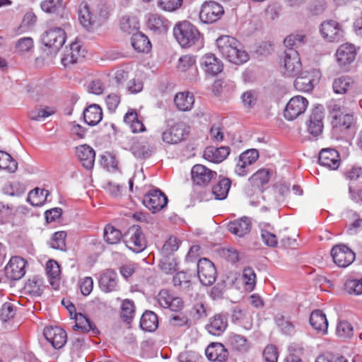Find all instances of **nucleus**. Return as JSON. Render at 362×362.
I'll return each instance as SVG.
<instances>
[{
    "instance_id": "nucleus-19",
    "label": "nucleus",
    "mask_w": 362,
    "mask_h": 362,
    "mask_svg": "<svg viewBox=\"0 0 362 362\" xmlns=\"http://www.w3.org/2000/svg\"><path fill=\"white\" fill-rule=\"evenodd\" d=\"M158 302L162 308H168L173 313L180 311L184 307V303L181 298L175 296L165 289H163L158 293Z\"/></svg>"
},
{
    "instance_id": "nucleus-8",
    "label": "nucleus",
    "mask_w": 362,
    "mask_h": 362,
    "mask_svg": "<svg viewBox=\"0 0 362 362\" xmlns=\"http://www.w3.org/2000/svg\"><path fill=\"white\" fill-rule=\"evenodd\" d=\"M224 14L223 6L213 1H205L199 11V19L204 23H213L218 21Z\"/></svg>"
},
{
    "instance_id": "nucleus-60",
    "label": "nucleus",
    "mask_w": 362,
    "mask_h": 362,
    "mask_svg": "<svg viewBox=\"0 0 362 362\" xmlns=\"http://www.w3.org/2000/svg\"><path fill=\"white\" fill-rule=\"evenodd\" d=\"M295 88L300 91L308 92L313 90V85L309 77L299 76L294 81Z\"/></svg>"
},
{
    "instance_id": "nucleus-54",
    "label": "nucleus",
    "mask_w": 362,
    "mask_h": 362,
    "mask_svg": "<svg viewBox=\"0 0 362 362\" xmlns=\"http://www.w3.org/2000/svg\"><path fill=\"white\" fill-rule=\"evenodd\" d=\"M241 102L244 108L250 110L255 107L257 101V94L255 90H250L241 95Z\"/></svg>"
},
{
    "instance_id": "nucleus-49",
    "label": "nucleus",
    "mask_w": 362,
    "mask_h": 362,
    "mask_svg": "<svg viewBox=\"0 0 362 362\" xmlns=\"http://www.w3.org/2000/svg\"><path fill=\"white\" fill-rule=\"evenodd\" d=\"M305 35L302 33H293L290 35L287 36L284 42L287 48L288 49H294L300 47L303 45H304L305 42Z\"/></svg>"
},
{
    "instance_id": "nucleus-40",
    "label": "nucleus",
    "mask_w": 362,
    "mask_h": 362,
    "mask_svg": "<svg viewBox=\"0 0 362 362\" xmlns=\"http://www.w3.org/2000/svg\"><path fill=\"white\" fill-rule=\"evenodd\" d=\"M158 325L157 315L152 311L147 310L144 313L140 319V327L147 332L156 330Z\"/></svg>"
},
{
    "instance_id": "nucleus-3",
    "label": "nucleus",
    "mask_w": 362,
    "mask_h": 362,
    "mask_svg": "<svg viewBox=\"0 0 362 362\" xmlns=\"http://www.w3.org/2000/svg\"><path fill=\"white\" fill-rule=\"evenodd\" d=\"M173 35L182 47H189L199 42L201 34L198 29L189 21L177 23L173 29Z\"/></svg>"
},
{
    "instance_id": "nucleus-52",
    "label": "nucleus",
    "mask_w": 362,
    "mask_h": 362,
    "mask_svg": "<svg viewBox=\"0 0 362 362\" xmlns=\"http://www.w3.org/2000/svg\"><path fill=\"white\" fill-rule=\"evenodd\" d=\"M337 335L342 339L351 338L354 334L352 325L346 320L339 321L336 329Z\"/></svg>"
},
{
    "instance_id": "nucleus-9",
    "label": "nucleus",
    "mask_w": 362,
    "mask_h": 362,
    "mask_svg": "<svg viewBox=\"0 0 362 362\" xmlns=\"http://www.w3.org/2000/svg\"><path fill=\"white\" fill-rule=\"evenodd\" d=\"M308 105V100L301 95L291 98L284 109V116L286 119L292 121L303 114Z\"/></svg>"
},
{
    "instance_id": "nucleus-5",
    "label": "nucleus",
    "mask_w": 362,
    "mask_h": 362,
    "mask_svg": "<svg viewBox=\"0 0 362 362\" xmlns=\"http://www.w3.org/2000/svg\"><path fill=\"white\" fill-rule=\"evenodd\" d=\"M189 127L183 122L172 125L162 134V140L168 144H176L187 139L189 133Z\"/></svg>"
},
{
    "instance_id": "nucleus-57",
    "label": "nucleus",
    "mask_w": 362,
    "mask_h": 362,
    "mask_svg": "<svg viewBox=\"0 0 362 362\" xmlns=\"http://www.w3.org/2000/svg\"><path fill=\"white\" fill-rule=\"evenodd\" d=\"M243 280L247 289L252 291L256 283V274L251 267H246L243 271Z\"/></svg>"
},
{
    "instance_id": "nucleus-53",
    "label": "nucleus",
    "mask_w": 362,
    "mask_h": 362,
    "mask_svg": "<svg viewBox=\"0 0 362 362\" xmlns=\"http://www.w3.org/2000/svg\"><path fill=\"white\" fill-rule=\"evenodd\" d=\"M54 113V110L49 107L35 108L29 112V118L35 121H40Z\"/></svg>"
},
{
    "instance_id": "nucleus-18",
    "label": "nucleus",
    "mask_w": 362,
    "mask_h": 362,
    "mask_svg": "<svg viewBox=\"0 0 362 362\" xmlns=\"http://www.w3.org/2000/svg\"><path fill=\"white\" fill-rule=\"evenodd\" d=\"M324 112L322 105L316 106L312 110L309 119L307 122V130L314 136H318L323 129Z\"/></svg>"
},
{
    "instance_id": "nucleus-63",
    "label": "nucleus",
    "mask_w": 362,
    "mask_h": 362,
    "mask_svg": "<svg viewBox=\"0 0 362 362\" xmlns=\"http://www.w3.org/2000/svg\"><path fill=\"white\" fill-rule=\"evenodd\" d=\"M16 315L14 306L11 303H5L0 311V318L4 322L12 319Z\"/></svg>"
},
{
    "instance_id": "nucleus-30",
    "label": "nucleus",
    "mask_w": 362,
    "mask_h": 362,
    "mask_svg": "<svg viewBox=\"0 0 362 362\" xmlns=\"http://www.w3.org/2000/svg\"><path fill=\"white\" fill-rule=\"evenodd\" d=\"M228 230L234 235L243 237L251 229V222L247 217H243L230 221L228 225Z\"/></svg>"
},
{
    "instance_id": "nucleus-21",
    "label": "nucleus",
    "mask_w": 362,
    "mask_h": 362,
    "mask_svg": "<svg viewBox=\"0 0 362 362\" xmlns=\"http://www.w3.org/2000/svg\"><path fill=\"white\" fill-rule=\"evenodd\" d=\"M332 124L335 132L346 134L354 129L355 118L352 114L340 112L333 116Z\"/></svg>"
},
{
    "instance_id": "nucleus-11",
    "label": "nucleus",
    "mask_w": 362,
    "mask_h": 362,
    "mask_svg": "<svg viewBox=\"0 0 362 362\" xmlns=\"http://www.w3.org/2000/svg\"><path fill=\"white\" fill-rule=\"evenodd\" d=\"M197 274L203 285H212L216 278V269L214 263L206 258L200 259L197 263Z\"/></svg>"
},
{
    "instance_id": "nucleus-56",
    "label": "nucleus",
    "mask_w": 362,
    "mask_h": 362,
    "mask_svg": "<svg viewBox=\"0 0 362 362\" xmlns=\"http://www.w3.org/2000/svg\"><path fill=\"white\" fill-rule=\"evenodd\" d=\"M344 288L349 294H362V278L348 279L344 283Z\"/></svg>"
},
{
    "instance_id": "nucleus-37",
    "label": "nucleus",
    "mask_w": 362,
    "mask_h": 362,
    "mask_svg": "<svg viewBox=\"0 0 362 362\" xmlns=\"http://www.w3.org/2000/svg\"><path fill=\"white\" fill-rule=\"evenodd\" d=\"M131 43L138 52H148L151 47L148 37L139 31L132 35Z\"/></svg>"
},
{
    "instance_id": "nucleus-64",
    "label": "nucleus",
    "mask_w": 362,
    "mask_h": 362,
    "mask_svg": "<svg viewBox=\"0 0 362 362\" xmlns=\"http://www.w3.org/2000/svg\"><path fill=\"white\" fill-rule=\"evenodd\" d=\"M264 362H277L278 352L275 346L268 345L265 347L262 354Z\"/></svg>"
},
{
    "instance_id": "nucleus-46",
    "label": "nucleus",
    "mask_w": 362,
    "mask_h": 362,
    "mask_svg": "<svg viewBox=\"0 0 362 362\" xmlns=\"http://www.w3.org/2000/svg\"><path fill=\"white\" fill-rule=\"evenodd\" d=\"M135 314V306L132 300L125 299L121 305V317L124 322L130 324Z\"/></svg>"
},
{
    "instance_id": "nucleus-42",
    "label": "nucleus",
    "mask_w": 362,
    "mask_h": 362,
    "mask_svg": "<svg viewBox=\"0 0 362 362\" xmlns=\"http://www.w3.org/2000/svg\"><path fill=\"white\" fill-rule=\"evenodd\" d=\"M231 181L230 179L226 177L220 179L212 188V193L215 198L218 200L225 199L227 197Z\"/></svg>"
},
{
    "instance_id": "nucleus-14",
    "label": "nucleus",
    "mask_w": 362,
    "mask_h": 362,
    "mask_svg": "<svg viewBox=\"0 0 362 362\" xmlns=\"http://www.w3.org/2000/svg\"><path fill=\"white\" fill-rule=\"evenodd\" d=\"M320 33L323 38L329 42L340 40L344 36L342 26L336 21H323L320 26Z\"/></svg>"
},
{
    "instance_id": "nucleus-12",
    "label": "nucleus",
    "mask_w": 362,
    "mask_h": 362,
    "mask_svg": "<svg viewBox=\"0 0 362 362\" xmlns=\"http://www.w3.org/2000/svg\"><path fill=\"white\" fill-rule=\"evenodd\" d=\"M334 262L339 267H346L355 259V253L346 245L340 244L334 246L331 250Z\"/></svg>"
},
{
    "instance_id": "nucleus-45",
    "label": "nucleus",
    "mask_w": 362,
    "mask_h": 362,
    "mask_svg": "<svg viewBox=\"0 0 362 362\" xmlns=\"http://www.w3.org/2000/svg\"><path fill=\"white\" fill-rule=\"evenodd\" d=\"M25 288L32 296H41L45 289V285L42 279L37 276H33L28 281Z\"/></svg>"
},
{
    "instance_id": "nucleus-1",
    "label": "nucleus",
    "mask_w": 362,
    "mask_h": 362,
    "mask_svg": "<svg viewBox=\"0 0 362 362\" xmlns=\"http://www.w3.org/2000/svg\"><path fill=\"white\" fill-rule=\"evenodd\" d=\"M216 46L223 58L229 62L240 65L249 60V55L240 43L234 37L223 35L216 40Z\"/></svg>"
},
{
    "instance_id": "nucleus-25",
    "label": "nucleus",
    "mask_w": 362,
    "mask_h": 362,
    "mask_svg": "<svg viewBox=\"0 0 362 362\" xmlns=\"http://www.w3.org/2000/svg\"><path fill=\"white\" fill-rule=\"evenodd\" d=\"M76 155L86 169L93 168L95 152L92 147L86 144L81 145L76 148Z\"/></svg>"
},
{
    "instance_id": "nucleus-48",
    "label": "nucleus",
    "mask_w": 362,
    "mask_h": 362,
    "mask_svg": "<svg viewBox=\"0 0 362 362\" xmlns=\"http://www.w3.org/2000/svg\"><path fill=\"white\" fill-rule=\"evenodd\" d=\"M229 344L239 351H245L248 349L247 339L242 335L231 333L227 338Z\"/></svg>"
},
{
    "instance_id": "nucleus-34",
    "label": "nucleus",
    "mask_w": 362,
    "mask_h": 362,
    "mask_svg": "<svg viewBox=\"0 0 362 362\" xmlns=\"http://www.w3.org/2000/svg\"><path fill=\"white\" fill-rule=\"evenodd\" d=\"M147 26L157 33H164L168 29V21L158 14H151L148 18Z\"/></svg>"
},
{
    "instance_id": "nucleus-27",
    "label": "nucleus",
    "mask_w": 362,
    "mask_h": 362,
    "mask_svg": "<svg viewBox=\"0 0 362 362\" xmlns=\"http://www.w3.org/2000/svg\"><path fill=\"white\" fill-rule=\"evenodd\" d=\"M228 320L226 317L221 314H216L209 320L206 329L212 335L219 336L226 329Z\"/></svg>"
},
{
    "instance_id": "nucleus-62",
    "label": "nucleus",
    "mask_w": 362,
    "mask_h": 362,
    "mask_svg": "<svg viewBox=\"0 0 362 362\" xmlns=\"http://www.w3.org/2000/svg\"><path fill=\"white\" fill-rule=\"evenodd\" d=\"M63 0H45L41 2L40 6L46 13H55L62 7Z\"/></svg>"
},
{
    "instance_id": "nucleus-24",
    "label": "nucleus",
    "mask_w": 362,
    "mask_h": 362,
    "mask_svg": "<svg viewBox=\"0 0 362 362\" xmlns=\"http://www.w3.org/2000/svg\"><path fill=\"white\" fill-rule=\"evenodd\" d=\"M206 358L213 362H226L228 358V351L221 343L212 342L205 350Z\"/></svg>"
},
{
    "instance_id": "nucleus-33",
    "label": "nucleus",
    "mask_w": 362,
    "mask_h": 362,
    "mask_svg": "<svg viewBox=\"0 0 362 362\" xmlns=\"http://www.w3.org/2000/svg\"><path fill=\"white\" fill-rule=\"evenodd\" d=\"M270 179V171L268 169L262 168L254 173L248 180L251 186L262 191L264 185L267 184Z\"/></svg>"
},
{
    "instance_id": "nucleus-4",
    "label": "nucleus",
    "mask_w": 362,
    "mask_h": 362,
    "mask_svg": "<svg viewBox=\"0 0 362 362\" xmlns=\"http://www.w3.org/2000/svg\"><path fill=\"white\" fill-rule=\"evenodd\" d=\"M65 31L58 27H54L47 30L42 37V43L50 49L51 55L56 54L66 41Z\"/></svg>"
},
{
    "instance_id": "nucleus-43",
    "label": "nucleus",
    "mask_w": 362,
    "mask_h": 362,
    "mask_svg": "<svg viewBox=\"0 0 362 362\" xmlns=\"http://www.w3.org/2000/svg\"><path fill=\"white\" fill-rule=\"evenodd\" d=\"M168 323L173 327H189L192 325L191 320L188 317L187 315L182 310L173 312L169 316Z\"/></svg>"
},
{
    "instance_id": "nucleus-16",
    "label": "nucleus",
    "mask_w": 362,
    "mask_h": 362,
    "mask_svg": "<svg viewBox=\"0 0 362 362\" xmlns=\"http://www.w3.org/2000/svg\"><path fill=\"white\" fill-rule=\"evenodd\" d=\"M335 55L338 65L343 71H346L349 66L355 60V47L351 44H343L337 49Z\"/></svg>"
},
{
    "instance_id": "nucleus-36",
    "label": "nucleus",
    "mask_w": 362,
    "mask_h": 362,
    "mask_svg": "<svg viewBox=\"0 0 362 362\" xmlns=\"http://www.w3.org/2000/svg\"><path fill=\"white\" fill-rule=\"evenodd\" d=\"M73 318L76 320L74 326V330H81L83 332L92 331L94 334H98L99 331L96 327L91 322L89 318L81 313H75Z\"/></svg>"
},
{
    "instance_id": "nucleus-13",
    "label": "nucleus",
    "mask_w": 362,
    "mask_h": 362,
    "mask_svg": "<svg viewBox=\"0 0 362 362\" xmlns=\"http://www.w3.org/2000/svg\"><path fill=\"white\" fill-rule=\"evenodd\" d=\"M259 158L257 149L246 150L239 156V159L235 167V173L238 176H246L249 173L248 167L252 165Z\"/></svg>"
},
{
    "instance_id": "nucleus-35",
    "label": "nucleus",
    "mask_w": 362,
    "mask_h": 362,
    "mask_svg": "<svg viewBox=\"0 0 362 362\" xmlns=\"http://www.w3.org/2000/svg\"><path fill=\"white\" fill-rule=\"evenodd\" d=\"M119 27L123 32L134 35L139 32V21L135 16L125 14L119 20Z\"/></svg>"
},
{
    "instance_id": "nucleus-41",
    "label": "nucleus",
    "mask_w": 362,
    "mask_h": 362,
    "mask_svg": "<svg viewBox=\"0 0 362 362\" xmlns=\"http://www.w3.org/2000/svg\"><path fill=\"white\" fill-rule=\"evenodd\" d=\"M49 195V192L47 189L36 187L28 193L27 201L34 206H40Z\"/></svg>"
},
{
    "instance_id": "nucleus-7",
    "label": "nucleus",
    "mask_w": 362,
    "mask_h": 362,
    "mask_svg": "<svg viewBox=\"0 0 362 362\" xmlns=\"http://www.w3.org/2000/svg\"><path fill=\"white\" fill-rule=\"evenodd\" d=\"M302 69L299 54L296 49H288L284 52L282 73L284 76L293 77Z\"/></svg>"
},
{
    "instance_id": "nucleus-29",
    "label": "nucleus",
    "mask_w": 362,
    "mask_h": 362,
    "mask_svg": "<svg viewBox=\"0 0 362 362\" xmlns=\"http://www.w3.org/2000/svg\"><path fill=\"white\" fill-rule=\"evenodd\" d=\"M310 324L320 334H325L327 332L328 322L322 310H316L311 313Z\"/></svg>"
},
{
    "instance_id": "nucleus-50",
    "label": "nucleus",
    "mask_w": 362,
    "mask_h": 362,
    "mask_svg": "<svg viewBox=\"0 0 362 362\" xmlns=\"http://www.w3.org/2000/svg\"><path fill=\"white\" fill-rule=\"evenodd\" d=\"M17 168V162L8 153L0 151V168L14 173Z\"/></svg>"
},
{
    "instance_id": "nucleus-2",
    "label": "nucleus",
    "mask_w": 362,
    "mask_h": 362,
    "mask_svg": "<svg viewBox=\"0 0 362 362\" xmlns=\"http://www.w3.org/2000/svg\"><path fill=\"white\" fill-rule=\"evenodd\" d=\"M78 13L80 24L88 32H93L100 27L109 16L105 6L94 11L86 3L80 4Z\"/></svg>"
},
{
    "instance_id": "nucleus-51",
    "label": "nucleus",
    "mask_w": 362,
    "mask_h": 362,
    "mask_svg": "<svg viewBox=\"0 0 362 362\" xmlns=\"http://www.w3.org/2000/svg\"><path fill=\"white\" fill-rule=\"evenodd\" d=\"M173 284L180 289L187 291L191 286V276L185 272H177L173 277Z\"/></svg>"
},
{
    "instance_id": "nucleus-6",
    "label": "nucleus",
    "mask_w": 362,
    "mask_h": 362,
    "mask_svg": "<svg viewBox=\"0 0 362 362\" xmlns=\"http://www.w3.org/2000/svg\"><path fill=\"white\" fill-rule=\"evenodd\" d=\"M124 237L127 247L134 252H140L146 247V238L141 226L138 225L130 227Z\"/></svg>"
},
{
    "instance_id": "nucleus-28",
    "label": "nucleus",
    "mask_w": 362,
    "mask_h": 362,
    "mask_svg": "<svg viewBox=\"0 0 362 362\" xmlns=\"http://www.w3.org/2000/svg\"><path fill=\"white\" fill-rule=\"evenodd\" d=\"M99 286L105 293L115 291L117 286V273L111 269L106 270L100 277Z\"/></svg>"
},
{
    "instance_id": "nucleus-26",
    "label": "nucleus",
    "mask_w": 362,
    "mask_h": 362,
    "mask_svg": "<svg viewBox=\"0 0 362 362\" xmlns=\"http://www.w3.org/2000/svg\"><path fill=\"white\" fill-rule=\"evenodd\" d=\"M230 152V150L228 146H221L219 148L208 146L204 151L203 157L210 162L219 163L228 156Z\"/></svg>"
},
{
    "instance_id": "nucleus-10",
    "label": "nucleus",
    "mask_w": 362,
    "mask_h": 362,
    "mask_svg": "<svg viewBox=\"0 0 362 362\" xmlns=\"http://www.w3.org/2000/svg\"><path fill=\"white\" fill-rule=\"evenodd\" d=\"M168 197L158 189L149 191L143 199L144 205L156 213L167 206Z\"/></svg>"
},
{
    "instance_id": "nucleus-59",
    "label": "nucleus",
    "mask_w": 362,
    "mask_h": 362,
    "mask_svg": "<svg viewBox=\"0 0 362 362\" xmlns=\"http://www.w3.org/2000/svg\"><path fill=\"white\" fill-rule=\"evenodd\" d=\"M183 0H158V6L166 11H175L179 9Z\"/></svg>"
},
{
    "instance_id": "nucleus-58",
    "label": "nucleus",
    "mask_w": 362,
    "mask_h": 362,
    "mask_svg": "<svg viewBox=\"0 0 362 362\" xmlns=\"http://www.w3.org/2000/svg\"><path fill=\"white\" fill-rule=\"evenodd\" d=\"M180 247L179 240L175 236H170L164 243L162 252L165 256H169L177 251Z\"/></svg>"
},
{
    "instance_id": "nucleus-61",
    "label": "nucleus",
    "mask_w": 362,
    "mask_h": 362,
    "mask_svg": "<svg viewBox=\"0 0 362 362\" xmlns=\"http://www.w3.org/2000/svg\"><path fill=\"white\" fill-rule=\"evenodd\" d=\"M66 236V233L64 231H58L54 233L50 241L51 247L63 250L65 247Z\"/></svg>"
},
{
    "instance_id": "nucleus-22",
    "label": "nucleus",
    "mask_w": 362,
    "mask_h": 362,
    "mask_svg": "<svg viewBox=\"0 0 362 362\" xmlns=\"http://www.w3.org/2000/svg\"><path fill=\"white\" fill-rule=\"evenodd\" d=\"M318 163L329 170H337L340 165L339 154L334 148L322 149L319 153Z\"/></svg>"
},
{
    "instance_id": "nucleus-23",
    "label": "nucleus",
    "mask_w": 362,
    "mask_h": 362,
    "mask_svg": "<svg viewBox=\"0 0 362 362\" xmlns=\"http://www.w3.org/2000/svg\"><path fill=\"white\" fill-rule=\"evenodd\" d=\"M201 67L209 75L216 76L223 70V63L212 53L204 54L200 61Z\"/></svg>"
},
{
    "instance_id": "nucleus-39",
    "label": "nucleus",
    "mask_w": 362,
    "mask_h": 362,
    "mask_svg": "<svg viewBox=\"0 0 362 362\" xmlns=\"http://www.w3.org/2000/svg\"><path fill=\"white\" fill-rule=\"evenodd\" d=\"M177 108L180 111H189L192 109L194 99L192 94L187 93H177L174 98Z\"/></svg>"
},
{
    "instance_id": "nucleus-32",
    "label": "nucleus",
    "mask_w": 362,
    "mask_h": 362,
    "mask_svg": "<svg viewBox=\"0 0 362 362\" xmlns=\"http://www.w3.org/2000/svg\"><path fill=\"white\" fill-rule=\"evenodd\" d=\"M83 118L88 125L95 126L103 119L102 109L98 105H90L83 111Z\"/></svg>"
},
{
    "instance_id": "nucleus-17",
    "label": "nucleus",
    "mask_w": 362,
    "mask_h": 362,
    "mask_svg": "<svg viewBox=\"0 0 362 362\" xmlns=\"http://www.w3.org/2000/svg\"><path fill=\"white\" fill-rule=\"evenodd\" d=\"M43 335L46 340L56 349L62 348L67 341L66 332L59 327H45Z\"/></svg>"
},
{
    "instance_id": "nucleus-44",
    "label": "nucleus",
    "mask_w": 362,
    "mask_h": 362,
    "mask_svg": "<svg viewBox=\"0 0 362 362\" xmlns=\"http://www.w3.org/2000/svg\"><path fill=\"white\" fill-rule=\"evenodd\" d=\"M354 80L349 76H341L335 78L332 83V88L337 94H344L353 86Z\"/></svg>"
},
{
    "instance_id": "nucleus-47",
    "label": "nucleus",
    "mask_w": 362,
    "mask_h": 362,
    "mask_svg": "<svg viewBox=\"0 0 362 362\" xmlns=\"http://www.w3.org/2000/svg\"><path fill=\"white\" fill-rule=\"evenodd\" d=\"M103 237L107 243L114 245L119 243L122 235L119 230L110 224H107L104 228Z\"/></svg>"
},
{
    "instance_id": "nucleus-38",
    "label": "nucleus",
    "mask_w": 362,
    "mask_h": 362,
    "mask_svg": "<svg viewBox=\"0 0 362 362\" xmlns=\"http://www.w3.org/2000/svg\"><path fill=\"white\" fill-rule=\"evenodd\" d=\"M80 45L76 43H71L70 47L66 48L63 57L61 59L62 64L66 67L69 65L77 63L80 57Z\"/></svg>"
},
{
    "instance_id": "nucleus-55",
    "label": "nucleus",
    "mask_w": 362,
    "mask_h": 362,
    "mask_svg": "<svg viewBox=\"0 0 362 362\" xmlns=\"http://www.w3.org/2000/svg\"><path fill=\"white\" fill-rule=\"evenodd\" d=\"M177 261L175 258L165 256L160 261L159 267L165 274H172L177 269Z\"/></svg>"
},
{
    "instance_id": "nucleus-20",
    "label": "nucleus",
    "mask_w": 362,
    "mask_h": 362,
    "mask_svg": "<svg viewBox=\"0 0 362 362\" xmlns=\"http://www.w3.org/2000/svg\"><path fill=\"white\" fill-rule=\"evenodd\" d=\"M26 262L20 257H13L5 267L4 271L6 276L11 280H18L25 274Z\"/></svg>"
},
{
    "instance_id": "nucleus-31",
    "label": "nucleus",
    "mask_w": 362,
    "mask_h": 362,
    "mask_svg": "<svg viewBox=\"0 0 362 362\" xmlns=\"http://www.w3.org/2000/svg\"><path fill=\"white\" fill-rule=\"evenodd\" d=\"M274 322L280 332L285 335L291 336L296 332V324L289 316L277 313L274 316Z\"/></svg>"
},
{
    "instance_id": "nucleus-15",
    "label": "nucleus",
    "mask_w": 362,
    "mask_h": 362,
    "mask_svg": "<svg viewBox=\"0 0 362 362\" xmlns=\"http://www.w3.org/2000/svg\"><path fill=\"white\" fill-rule=\"evenodd\" d=\"M192 180L194 184L205 187L216 176V173L204 165H194L191 170Z\"/></svg>"
}]
</instances>
